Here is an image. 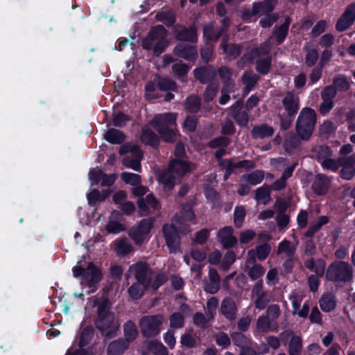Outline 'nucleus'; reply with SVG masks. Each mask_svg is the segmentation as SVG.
<instances>
[{
  "label": "nucleus",
  "instance_id": "nucleus-1",
  "mask_svg": "<svg viewBox=\"0 0 355 355\" xmlns=\"http://www.w3.org/2000/svg\"><path fill=\"white\" fill-rule=\"evenodd\" d=\"M75 277H82V284L90 288L92 292L97 290L98 284L103 279L102 270L93 262H89L87 268L76 265L72 268Z\"/></svg>",
  "mask_w": 355,
  "mask_h": 355
},
{
  "label": "nucleus",
  "instance_id": "nucleus-2",
  "mask_svg": "<svg viewBox=\"0 0 355 355\" xmlns=\"http://www.w3.org/2000/svg\"><path fill=\"white\" fill-rule=\"evenodd\" d=\"M316 123L315 111L308 107L302 108L296 121L295 130L299 137L304 141L311 136Z\"/></svg>",
  "mask_w": 355,
  "mask_h": 355
},
{
  "label": "nucleus",
  "instance_id": "nucleus-3",
  "mask_svg": "<svg viewBox=\"0 0 355 355\" xmlns=\"http://www.w3.org/2000/svg\"><path fill=\"white\" fill-rule=\"evenodd\" d=\"M324 274L327 281L346 283L353 278V268L348 262L334 261L328 266Z\"/></svg>",
  "mask_w": 355,
  "mask_h": 355
},
{
  "label": "nucleus",
  "instance_id": "nucleus-4",
  "mask_svg": "<svg viewBox=\"0 0 355 355\" xmlns=\"http://www.w3.org/2000/svg\"><path fill=\"white\" fill-rule=\"evenodd\" d=\"M164 320V316L160 313L143 315L139 320L141 336L147 339L158 336Z\"/></svg>",
  "mask_w": 355,
  "mask_h": 355
},
{
  "label": "nucleus",
  "instance_id": "nucleus-5",
  "mask_svg": "<svg viewBox=\"0 0 355 355\" xmlns=\"http://www.w3.org/2000/svg\"><path fill=\"white\" fill-rule=\"evenodd\" d=\"M97 306V315L94 320L96 328L102 335L110 329L114 324L115 315L110 311V304L107 299L95 302Z\"/></svg>",
  "mask_w": 355,
  "mask_h": 355
},
{
  "label": "nucleus",
  "instance_id": "nucleus-6",
  "mask_svg": "<svg viewBox=\"0 0 355 355\" xmlns=\"http://www.w3.org/2000/svg\"><path fill=\"white\" fill-rule=\"evenodd\" d=\"M277 4V0H262L254 1L252 8H243L241 10V19L245 22L250 21L254 16L266 15L272 12Z\"/></svg>",
  "mask_w": 355,
  "mask_h": 355
},
{
  "label": "nucleus",
  "instance_id": "nucleus-7",
  "mask_svg": "<svg viewBox=\"0 0 355 355\" xmlns=\"http://www.w3.org/2000/svg\"><path fill=\"white\" fill-rule=\"evenodd\" d=\"M162 233L169 252L177 253L181 245V237L177 227L172 223H166L162 226Z\"/></svg>",
  "mask_w": 355,
  "mask_h": 355
},
{
  "label": "nucleus",
  "instance_id": "nucleus-8",
  "mask_svg": "<svg viewBox=\"0 0 355 355\" xmlns=\"http://www.w3.org/2000/svg\"><path fill=\"white\" fill-rule=\"evenodd\" d=\"M176 40L195 44L198 42V31L195 25L187 27L182 24H176L172 28Z\"/></svg>",
  "mask_w": 355,
  "mask_h": 355
},
{
  "label": "nucleus",
  "instance_id": "nucleus-9",
  "mask_svg": "<svg viewBox=\"0 0 355 355\" xmlns=\"http://www.w3.org/2000/svg\"><path fill=\"white\" fill-rule=\"evenodd\" d=\"M355 21V2L349 4L336 24L338 32H344Z\"/></svg>",
  "mask_w": 355,
  "mask_h": 355
},
{
  "label": "nucleus",
  "instance_id": "nucleus-10",
  "mask_svg": "<svg viewBox=\"0 0 355 355\" xmlns=\"http://www.w3.org/2000/svg\"><path fill=\"white\" fill-rule=\"evenodd\" d=\"M135 277L143 285L150 286L153 271L146 262L138 261L135 264Z\"/></svg>",
  "mask_w": 355,
  "mask_h": 355
},
{
  "label": "nucleus",
  "instance_id": "nucleus-11",
  "mask_svg": "<svg viewBox=\"0 0 355 355\" xmlns=\"http://www.w3.org/2000/svg\"><path fill=\"white\" fill-rule=\"evenodd\" d=\"M173 54L187 61H196L198 58V51L196 46L183 42L178 43L173 51Z\"/></svg>",
  "mask_w": 355,
  "mask_h": 355
},
{
  "label": "nucleus",
  "instance_id": "nucleus-12",
  "mask_svg": "<svg viewBox=\"0 0 355 355\" xmlns=\"http://www.w3.org/2000/svg\"><path fill=\"white\" fill-rule=\"evenodd\" d=\"M193 76L201 84L214 83L217 75L216 70L213 65L201 66L193 70Z\"/></svg>",
  "mask_w": 355,
  "mask_h": 355
},
{
  "label": "nucleus",
  "instance_id": "nucleus-13",
  "mask_svg": "<svg viewBox=\"0 0 355 355\" xmlns=\"http://www.w3.org/2000/svg\"><path fill=\"white\" fill-rule=\"evenodd\" d=\"M217 238L225 249H230L238 243L237 238L234 236V229L232 226H225L220 228L218 232Z\"/></svg>",
  "mask_w": 355,
  "mask_h": 355
},
{
  "label": "nucleus",
  "instance_id": "nucleus-14",
  "mask_svg": "<svg viewBox=\"0 0 355 355\" xmlns=\"http://www.w3.org/2000/svg\"><path fill=\"white\" fill-rule=\"evenodd\" d=\"M331 184V180L326 175L318 173L313 179L311 189L317 196H325L328 193Z\"/></svg>",
  "mask_w": 355,
  "mask_h": 355
},
{
  "label": "nucleus",
  "instance_id": "nucleus-15",
  "mask_svg": "<svg viewBox=\"0 0 355 355\" xmlns=\"http://www.w3.org/2000/svg\"><path fill=\"white\" fill-rule=\"evenodd\" d=\"M282 102L286 114L289 116H295L300 107L299 96L293 92H288Z\"/></svg>",
  "mask_w": 355,
  "mask_h": 355
},
{
  "label": "nucleus",
  "instance_id": "nucleus-16",
  "mask_svg": "<svg viewBox=\"0 0 355 355\" xmlns=\"http://www.w3.org/2000/svg\"><path fill=\"white\" fill-rule=\"evenodd\" d=\"M157 180L159 184H162L163 190L165 192L171 191L177 184L176 177L168 168L158 173Z\"/></svg>",
  "mask_w": 355,
  "mask_h": 355
},
{
  "label": "nucleus",
  "instance_id": "nucleus-17",
  "mask_svg": "<svg viewBox=\"0 0 355 355\" xmlns=\"http://www.w3.org/2000/svg\"><path fill=\"white\" fill-rule=\"evenodd\" d=\"M220 312L230 321L236 319L238 310L236 303L232 297H225L223 298L221 302Z\"/></svg>",
  "mask_w": 355,
  "mask_h": 355
},
{
  "label": "nucleus",
  "instance_id": "nucleus-18",
  "mask_svg": "<svg viewBox=\"0 0 355 355\" xmlns=\"http://www.w3.org/2000/svg\"><path fill=\"white\" fill-rule=\"evenodd\" d=\"M177 114L176 113H165L157 116L153 119L150 124L153 128H170L169 126L176 127Z\"/></svg>",
  "mask_w": 355,
  "mask_h": 355
},
{
  "label": "nucleus",
  "instance_id": "nucleus-19",
  "mask_svg": "<svg viewBox=\"0 0 355 355\" xmlns=\"http://www.w3.org/2000/svg\"><path fill=\"white\" fill-rule=\"evenodd\" d=\"M168 168L178 177L182 178L191 171V164L185 160L172 159L168 163Z\"/></svg>",
  "mask_w": 355,
  "mask_h": 355
},
{
  "label": "nucleus",
  "instance_id": "nucleus-20",
  "mask_svg": "<svg viewBox=\"0 0 355 355\" xmlns=\"http://www.w3.org/2000/svg\"><path fill=\"white\" fill-rule=\"evenodd\" d=\"M229 37L225 35L223 37L220 48L223 50L224 53H226L232 58H237L242 52V45L240 44L228 43Z\"/></svg>",
  "mask_w": 355,
  "mask_h": 355
},
{
  "label": "nucleus",
  "instance_id": "nucleus-21",
  "mask_svg": "<svg viewBox=\"0 0 355 355\" xmlns=\"http://www.w3.org/2000/svg\"><path fill=\"white\" fill-rule=\"evenodd\" d=\"M165 27L163 25L153 26L148 33L147 35L141 40V47L145 50L152 49L155 41L158 38V34L164 33Z\"/></svg>",
  "mask_w": 355,
  "mask_h": 355
},
{
  "label": "nucleus",
  "instance_id": "nucleus-22",
  "mask_svg": "<svg viewBox=\"0 0 355 355\" xmlns=\"http://www.w3.org/2000/svg\"><path fill=\"white\" fill-rule=\"evenodd\" d=\"M342 164H343L340 165L342 168L340 171V176L346 180H351L355 174V156L344 157Z\"/></svg>",
  "mask_w": 355,
  "mask_h": 355
},
{
  "label": "nucleus",
  "instance_id": "nucleus-23",
  "mask_svg": "<svg viewBox=\"0 0 355 355\" xmlns=\"http://www.w3.org/2000/svg\"><path fill=\"white\" fill-rule=\"evenodd\" d=\"M140 140L145 145L149 146L155 149L158 148L160 144V138L159 136L149 128L142 129Z\"/></svg>",
  "mask_w": 355,
  "mask_h": 355
},
{
  "label": "nucleus",
  "instance_id": "nucleus-24",
  "mask_svg": "<svg viewBox=\"0 0 355 355\" xmlns=\"http://www.w3.org/2000/svg\"><path fill=\"white\" fill-rule=\"evenodd\" d=\"M291 21V18L287 16L284 22L273 31L272 33L277 44H282L287 37Z\"/></svg>",
  "mask_w": 355,
  "mask_h": 355
},
{
  "label": "nucleus",
  "instance_id": "nucleus-25",
  "mask_svg": "<svg viewBox=\"0 0 355 355\" xmlns=\"http://www.w3.org/2000/svg\"><path fill=\"white\" fill-rule=\"evenodd\" d=\"M203 37L205 42H216L223 34V28H214V23L209 22L203 26Z\"/></svg>",
  "mask_w": 355,
  "mask_h": 355
},
{
  "label": "nucleus",
  "instance_id": "nucleus-26",
  "mask_svg": "<svg viewBox=\"0 0 355 355\" xmlns=\"http://www.w3.org/2000/svg\"><path fill=\"white\" fill-rule=\"evenodd\" d=\"M304 266L310 271L314 272L318 276L323 277L325 272L326 262L322 258L315 260L311 257L304 261Z\"/></svg>",
  "mask_w": 355,
  "mask_h": 355
},
{
  "label": "nucleus",
  "instance_id": "nucleus-27",
  "mask_svg": "<svg viewBox=\"0 0 355 355\" xmlns=\"http://www.w3.org/2000/svg\"><path fill=\"white\" fill-rule=\"evenodd\" d=\"M275 130L266 123L254 125L251 130V136L254 139H263L274 135Z\"/></svg>",
  "mask_w": 355,
  "mask_h": 355
},
{
  "label": "nucleus",
  "instance_id": "nucleus-28",
  "mask_svg": "<svg viewBox=\"0 0 355 355\" xmlns=\"http://www.w3.org/2000/svg\"><path fill=\"white\" fill-rule=\"evenodd\" d=\"M175 220L180 225L184 224L185 222L194 221L196 220V214L191 205L188 203L184 204L179 215H175Z\"/></svg>",
  "mask_w": 355,
  "mask_h": 355
},
{
  "label": "nucleus",
  "instance_id": "nucleus-29",
  "mask_svg": "<svg viewBox=\"0 0 355 355\" xmlns=\"http://www.w3.org/2000/svg\"><path fill=\"white\" fill-rule=\"evenodd\" d=\"M124 338L128 344L133 342L138 336L139 331L135 322L131 320L126 321L123 326Z\"/></svg>",
  "mask_w": 355,
  "mask_h": 355
},
{
  "label": "nucleus",
  "instance_id": "nucleus-30",
  "mask_svg": "<svg viewBox=\"0 0 355 355\" xmlns=\"http://www.w3.org/2000/svg\"><path fill=\"white\" fill-rule=\"evenodd\" d=\"M129 345L123 338L113 340L107 347V355H123Z\"/></svg>",
  "mask_w": 355,
  "mask_h": 355
},
{
  "label": "nucleus",
  "instance_id": "nucleus-31",
  "mask_svg": "<svg viewBox=\"0 0 355 355\" xmlns=\"http://www.w3.org/2000/svg\"><path fill=\"white\" fill-rule=\"evenodd\" d=\"M319 304L322 311L329 313L336 309V300L331 293H326L322 295Z\"/></svg>",
  "mask_w": 355,
  "mask_h": 355
},
{
  "label": "nucleus",
  "instance_id": "nucleus-32",
  "mask_svg": "<svg viewBox=\"0 0 355 355\" xmlns=\"http://www.w3.org/2000/svg\"><path fill=\"white\" fill-rule=\"evenodd\" d=\"M155 19L171 28L176 24V15L173 10L161 11L156 14Z\"/></svg>",
  "mask_w": 355,
  "mask_h": 355
},
{
  "label": "nucleus",
  "instance_id": "nucleus-33",
  "mask_svg": "<svg viewBox=\"0 0 355 355\" xmlns=\"http://www.w3.org/2000/svg\"><path fill=\"white\" fill-rule=\"evenodd\" d=\"M104 138L112 144H121L124 141L125 136L121 130L110 128L105 134Z\"/></svg>",
  "mask_w": 355,
  "mask_h": 355
},
{
  "label": "nucleus",
  "instance_id": "nucleus-34",
  "mask_svg": "<svg viewBox=\"0 0 355 355\" xmlns=\"http://www.w3.org/2000/svg\"><path fill=\"white\" fill-rule=\"evenodd\" d=\"M94 335V329L92 325H88L83 328L79 336L78 346V347H86L92 341Z\"/></svg>",
  "mask_w": 355,
  "mask_h": 355
},
{
  "label": "nucleus",
  "instance_id": "nucleus-35",
  "mask_svg": "<svg viewBox=\"0 0 355 355\" xmlns=\"http://www.w3.org/2000/svg\"><path fill=\"white\" fill-rule=\"evenodd\" d=\"M159 135L160 138L166 143L175 142L178 137V130L172 128H154Z\"/></svg>",
  "mask_w": 355,
  "mask_h": 355
},
{
  "label": "nucleus",
  "instance_id": "nucleus-36",
  "mask_svg": "<svg viewBox=\"0 0 355 355\" xmlns=\"http://www.w3.org/2000/svg\"><path fill=\"white\" fill-rule=\"evenodd\" d=\"M150 286L143 285L142 283L137 281L133 283L128 288V293L129 296L134 300H137L144 295Z\"/></svg>",
  "mask_w": 355,
  "mask_h": 355
},
{
  "label": "nucleus",
  "instance_id": "nucleus-37",
  "mask_svg": "<svg viewBox=\"0 0 355 355\" xmlns=\"http://www.w3.org/2000/svg\"><path fill=\"white\" fill-rule=\"evenodd\" d=\"M168 35V31L165 28L164 33L158 34V38L156 40L157 42L153 46V54L155 56H159L162 53L164 52L166 47L168 45V42L166 39Z\"/></svg>",
  "mask_w": 355,
  "mask_h": 355
},
{
  "label": "nucleus",
  "instance_id": "nucleus-38",
  "mask_svg": "<svg viewBox=\"0 0 355 355\" xmlns=\"http://www.w3.org/2000/svg\"><path fill=\"white\" fill-rule=\"evenodd\" d=\"M148 352L153 355H162L166 350V347L158 340H151L146 343ZM144 355H148L145 354Z\"/></svg>",
  "mask_w": 355,
  "mask_h": 355
},
{
  "label": "nucleus",
  "instance_id": "nucleus-39",
  "mask_svg": "<svg viewBox=\"0 0 355 355\" xmlns=\"http://www.w3.org/2000/svg\"><path fill=\"white\" fill-rule=\"evenodd\" d=\"M272 56L268 55L266 58L258 59L256 61V71L261 74L266 75L269 73L271 69Z\"/></svg>",
  "mask_w": 355,
  "mask_h": 355
},
{
  "label": "nucleus",
  "instance_id": "nucleus-40",
  "mask_svg": "<svg viewBox=\"0 0 355 355\" xmlns=\"http://www.w3.org/2000/svg\"><path fill=\"white\" fill-rule=\"evenodd\" d=\"M214 47L211 42H205L200 49V54L202 61L208 64L214 58Z\"/></svg>",
  "mask_w": 355,
  "mask_h": 355
},
{
  "label": "nucleus",
  "instance_id": "nucleus-41",
  "mask_svg": "<svg viewBox=\"0 0 355 355\" xmlns=\"http://www.w3.org/2000/svg\"><path fill=\"white\" fill-rule=\"evenodd\" d=\"M272 322L268 315H261L257 321V329L258 331L266 333L269 331H275L277 329V324L274 327H271Z\"/></svg>",
  "mask_w": 355,
  "mask_h": 355
},
{
  "label": "nucleus",
  "instance_id": "nucleus-42",
  "mask_svg": "<svg viewBox=\"0 0 355 355\" xmlns=\"http://www.w3.org/2000/svg\"><path fill=\"white\" fill-rule=\"evenodd\" d=\"M116 251L118 255L124 257L132 251V246L126 237L119 239L116 243Z\"/></svg>",
  "mask_w": 355,
  "mask_h": 355
},
{
  "label": "nucleus",
  "instance_id": "nucleus-43",
  "mask_svg": "<svg viewBox=\"0 0 355 355\" xmlns=\"http://www.w3.org/2000/svg\"><path fill=\"white\" fill-rule=\"evenodd\" d=\"M157 86L164 92H175L178 89L176 83L168 77H159Z\"/></svg>",
  "mask_w": 355,
  "mask_h": 355
},
{
  "label": "nucleus",
  "instance_id": "nucleus-44",
  "mask_svg": "<svg viewBox=\"0 0 355 355\" xmlns=\"http://www.w3.org/2000/svg\"><path fill=\"white\" fill-rule=\"evenodd\" d=\"M230 336L233 344L240 348L250 345L252 343L251 338L244 335L242 332H232Z\"/></svg>",
  "mask_w": 355,
  "mask_h": 355
},
{
  "label": "nucleus",
  "instance_id": "nucleus-45",
  "mask_svg": "<svg viewBox=\"0 0 355 355\" xmlns=\"http://www.w3.org/2000/svg\"><path fill=\"white\" fill-rule=\"evenodd\" d=\"M302 350V340L299 336H293L288 344L289 355H300Z\"/></svg>",
  "mask_w": 355,
  "mask_h": 355
},
{
  "label": "nucleus",
  "instance_id": "nucleus-46",
  "mask_svg": "<svg viewBox=\"0 0 355 355\" xmlns=\"http://www.w3.org/2000/svg\"><path fill=\"white\" fill-rule=\"evenodd\" d=\"M201 106L199 98L196 96H189L185 101V108L189 112L197 113Z\"/></svg>",
  "mask_w": 355,
  "mask_h": 355
},
{
  "label": "nucleus",
  "instance_id": "nucleus-47",
  "mask_svg": "<svg viewBox=\"0 0 355 355\" xmlns=\"http://www.w3.org/2000/svg\"><path fill=\"white\" fill-rule=\"evenodd\" d=\"M255 296L257 297L254 302L255 307L259 310L265 309L270 302V295L268 291H263Z\"/></svg>",
  "mask_w": 355,
  "mask_h": 355
},
{
  "label": "nucleus",
  "instance_id": "nucleus-48",
  "mask_svg": "<svg viewBox=\"0 0 355 355\" xmlns=\"http://www.w3.org/2000/svg\"><path fill=\"white\" fill-rule=\"evenodd\" d=\"M343 159L344 157H339L337 159H334L331 158L326 159V160H322L321 162V165L324 168L336 172L340 167V165L343 164L342 163Z\"/></svg>",
  "mask_w": 355,
  "mask_h": 355
},
{
  "label": "nucleus",
  "instance_id": "nucleus-49",
  "mask_svg": "<svg viewBox=\"0 0 355 355\" xmlns=\"http://www.w3.org/2000/svg\"><path fill=\"white\" fill-rule=\"evenodd\" d=\"M170 327L172 329H181L184 326V318L182 313L174 312L169 317Z\"/></svg>",
  "mask_w": 355,
  "mask_h": 355
},
{
  "label": "nucleus",
  "instance_id": "nucleus-50",
  "mask_svg": "<svg viewBox=\"0 0 355 355\" xmlns=\"http://www.w3.org/2000/svg\"><path fill=\"white\" fill-rule=\"evenodd\" d=\"M230 144V139L225 136H219L210 140L207 146L210 148H226Z\"/></svg>",
  "mask_w": 355,
  "mask_h": 355
},
{
  "label": "nucleus",
  "instance_id": "nucleus-51",
  "mask_svg": "<svg viewBox=\"0 0 355 355\" xmlns=\"http://www.w3.org/2000/svg\"><path fill=\"white\" fill-rule=\"evenodd\" d=\"M331 85L335 87L336 92H346L349 88V82L344 75L334 78Z\"/></svg>",
  "mask_w": 355,
  "mask_h": 355
},
{
  "label": "nucleus",
  "instance_id": "nucleus-52",
  "mask_svg": "<svg viewBox=\"0 0 355 355\" xmlns=\"http://www.w3.org/2000/svg\"><path fill=\"white\" fill-rule=\"evenodd\" d=\"M246 211L243 206H236L234 211V223L237 228L241 227L244 222Z\"/></svg>",
  "mask_w": 355,
  "mask_h": 355
},
{
  "label": "nucleus",
  "instance_id": "nucleus-53",
  "mask_svg": "<svg viewBox=\"0 0 355 355\" xmlns=\"http://www.w3.org/2000/svg\"><path fill=\"white\" fill-rule=\"evenodd\" d=\"M128 234L134 243L137 245L143 244L147 236L144 232H140V230L135 226L130 228Z\"/></svg>",
  "mask_w": 355,
  "mask_h": 355
},
{
  "label": "nucleus",
  "instance_id": "nucleus-54",
  "mask_svg": "<svg viewBox=\"0 0 355 355\" xmlns=\"http://www.w3.org/2000/svg\"><path fill=\"white\" fill-rule=\"evenodd\" d=\"M295 248L291 246L290 241L284 239L279 243L277 252L280 254L285 252L287 257H293L295 253Z\"/></svg>",
  "mask_w": 355,
  "mask_h": 355
},
{
  "label": "nucleus",
  "instance_id": "nucleus-55",
  "mask_svg": "<svg viewBox=\"0 0 355 355\" xmlns=\"http://www.w3.org/2000/svg\"><path fill=\"white\" fill-rule=\"evenodd\" d=\"M168 280V275L164 272L160 271L157 273L150 286L153 291H157L159 288L164 285Z\"/></svg>",
  "mask_w": 355,
  "mask_h": 355
},
{
  "label": "nucleus",
  "instance_id": "nucleus-56",
  "mask_svg": "<svg viewBox=\"0 0 355 355\" xmlns=\"http://www.w3.org/2000/svg\"><path fill=\"white\" fill-rule=\"evenodd\" d=\"M219 85L218 83H209L204 92L205 101L210 102L212 101L216 96V94L218 90Z\"/></svg>",
  "mask_w": 355,
  "mask_h": 355
},
{
  "label": "nucleus",
  "instance_id": "nucleus-57",
  "mask_svg": "<svg viewBox=\"0 0 355 355\" xmlns=\"http://www.w3.org/2000/svg\"><path fill=\"white\" fill-rule=\"evenodd\" d=\"M271 251V246L268 243L258 245L256 247V255L259 261L265 260Z\"/></svg>",
  "mask_w": 355,
  "mask_h": 355
},
{
  "label": "nucleus",
  "instance_id": "nucleus-58",
  "mask_svg": "<svg viewBox=\"0 0 355 355\" xmlns=\"http://www.w3.org/2000/svg\"><path fill=\"white\" fill-rule=\"evenodd\" d=\"M265 273L264 267L260 263H255L248 271V276L252 281L259 280Z\"/></svg>",
  "mask_w": 355,
  "mask_h": 355
},
{
  "label": "nucleus",
  "instance_id": "nucleus-59",
  "mask_svg": "<svg viewBox=\"0 0 355 355\" xmlns=\"http://www.w3.org/2000/svg\"><path fill=\"white\" fill-rule=\"evenodd\" d=\"M319 58V53L316 49H309L305 55V64L307 67H313Z\"/></svg>",
  "mask_w": 355,
  "mask_h": 355
},
{
  "label": "nucleus",
  "instance_id": "nucleus-60",
  "mask_svg": "<svg viewBox=\"0 0 355 355\" xmlns=\"http://www.w3.org/2000/svg\"><path fill=\"white\" fill-rule=\"evenodd\" d=\"M121 178L125 184H129L132 186L139 184L141 181L140 175L129 172H123L121 175Z\"/></svg>",
  "mask_w": 355,
  "mask_h": 355
},
{
  "label": "nucleus",
  "instance_id": "nucleus-61",
  "mask_svg": "<svg viewBox=\"0 0 355 355\" xmlns=\"http://www.w3.org/2000/svg\"><path fill=\"white\" fill-rule=\"evenodd\" d=\"M190 67L182 62L175 63L172 66L173 72L178 77L182 78L188 73Z\"/></svg>",
  "mask_w": 355,
  "mask_h": 355
},
{
  "label": "nucleus",
  "instance_id": "nucleus-62",
  "mask_svg": "<svg viewBox=\"0 0 355 355\" xmlns=\"http://www.w3.org/2000/svg\"><path fill=\"white\" fill-rule=\"evenodd\" d=\"M153 222L154 220L152 218H144L139 221L138 225L135 227L140 230V232H142L146 235H148L153 227Z\"/></svg>",
  "mask_w": 355,
  "mask_h": 355
},
{
  "label": "nucleus",
  "instance_id": "nucleus-63",
  "mask_svg": "<svg viewBox=\"0 0 355 355\" xmlns=\"http://www.w3.org/2000/svg\"><path fill=\"white\" fill-rule=\"evenodd\" d=\"M105 230L109 234H119L125 230V227L116 220H110L105 225Z\"/></svg>",
  "mask_w": 355,
  "mask_h": 355
},
{
  "label": "nucleus",
  "instance_id": "nucleus-64",
  "mask_svg": "<svg viewBox=\"0 0 355 355\" xmlns=\"http://www.w3.org/2000/svg\"><path fill=\"white\" fill-rule=\"evenodd\" d=\"M94 345H92L87 348L78 347L73 351L68 349L65 355H95Z\"/></svg>",
  "mask_w": 355,
  "mask_h": 355
}]
</instances>
